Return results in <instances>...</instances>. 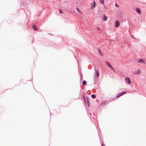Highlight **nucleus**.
Wrapping results in <instances>:
<instances>
[{
	"instance_id": "f257e3e1",
	"label": "nucleus",
	"mask_w": 146,
	"mask_h": 146,
	"mask_svg": "<svg viewBox=\"0 0 146 146\" xmlns=\"http://www.w3.org/2000/svg\"><path fill=\"white\" fill-rule=\"evenodd\" d=\"M91 6L90 9L92 10H93L94 8L96 6V3L95 1H94L93 3H91Z\"/></svg>"
},
{
	"instance_id": "f03ea898",
	"label": "nucleus",
	"mask_w": 146,
	"mask_h": 146,
	"mask_svg": "<svg viewBox=\"0 0 146 146\" xmlns=\"http://www.w3.org/2000/svg\"><path fill=\"white\" fill-rule=\"evenodd\" d=\"M106 64L107 65L108 67L110 68L112 70H113L114 71V69L112 67L111 65L108 62H106Z\"/></svg>"
},
{
	"instance_id": "7ed1b4c3",
	"label": "nucleus",
	"mask_w": 146,
	"mask_h": 146,
	"mask_svg": "<svg viewBox=\"0 0 146 146\" xmlns=\"http://www.w3.org/2000/svg\"><path fill=\"white\" fill-rule=\"evenodd\" d=\"M125 80L126 81L128 84H129L131 83V82L130 79L129 78L127 77L126 78H125Z\"/></svg>"
},
{
	"instance_id": "20e7f679",
	"label": "nucleus",
	"mask_w": 146,
	"mask_h": 146,
	"mask_svg": "<svg viewBox=\"0 0 146 146\" xmlns=\"http://www.w3.org/2000/svg\"><path fill=\"white\" fill-rule=\"evenodd\" d=\"M119 23L118 21H117L115 22V27H117L119 26Z\"/></svg>"
},
{
	"instance_id": "39448f33",
	"label": "nucleus",
	"mask_w": 146,
	"mask_h": 146,
	"mask_svg": "<svg viewBox=\"0 0 146 146\" xmlns=\"http://www.w3.org/2000/svg\"><path fill=\"white\" fill-rule=\"evenodd\" d=\"M136 11L139 14H141V11L140 10V9L138 8H137L136 9Z\"/></svg>"
},
{
	"instance_id": "423d86ee",
	"label": "nucleus",
	"mask_w": 146,
	"mask_h": 146,
	"mask_svg": "<svg viewBox=\"0 0 146 146\" xmlns=\"http://www.w3.org/2000/svg\"><path fill=\"white\" fill-rule=\"evenodd\" d=\"M138 62H139L142 63H145L143 60L141 59H139L138 60Z\"/></svg>"
},
{
	"instance_id": "0eeeda50",
	"label": "nucleus",
	"mask_w": 146,
	"mask_h": 146,
	"mask_svg": "<svg viewBox=\"0 0 146 146\" xmlns=\"http://www.w3.org/2000/svg\"><path fill=\"white\" fill-rule=\"evenodd\" d=\"M125 93H126L125 92L123 91V92H121L120 93H118V94H120V96H121L124 94Z\"/></svg>"
},
{
	"instance_id": "6e6552de",
	"label": "nucleus",
	"mask_w": 146,
	"mask_h": 146,
	"mask_svg": "<svg viewBox=\"0 0 146 146\" xmlns=\"http://www.w3.org/2000/svg\"><path fill=\"white\" fill-rule=\"evenodd\" d=\"M140 70H138L136 72H135V74H140Z\"/></svg>"
},
{
	"instance_id": "1a4fd4ad",
	"label": "nucleus",
	"mask_w": 146,
	"mask_h": 146,
	"mask_svg": "<svg viewBox=\"0 0 146 146\" xmlns=\"http://www.w3.org/2000/svg\"><path fill=\"white\" fill-rule=\"evenodd\" d=\"M33 29L35 31L37 30V28L34 25H33Z\"/></svg>"
},
{
	"instance_id": "9d476101",
	"label": "nucleus",
	"mask_w": 146,
	"mask_h": 146,
	"mask_svg": "<svg viewBox=\"0 0 146 146\" xmlns=\"http://www.w3.org/2000/svg\"><path fill=\"white\" fill-rule=\"evenodd\" d=\"M99 2L100 3L103 4L104 3V0H99Z\"/></svg>"
},
{
	"instance_id": "9b49d317",
	"label": "nucleus",
	"mask_w": 146,
	"mask_h": 146,
	"mask_svg": "<svg viewBox=\"0 0 146 146\" xmlns=\"http://www.w3.org/2000/svg\"><path fill=\"white\" fill-rule=\"evenodd\" d=\"M86 82L85 80H84L82 82V84L83 85H86Z\"/></svg>"
},
{
	"instance_id": "f8f14e48",
	"label": "nucleus",
	"mask_w": 146,
	"mask_h": 146,
	"mask_svg": "<svg viewBox=\"0 0 146 146\" xmlns=\"http://www.w3.org/2000/svg\"><path fill=\"white\" fill-rule=\"evenodd\" d=\"M96 75L97 77H98L99 76V73L98 71H96Z\"/></svg>"
},
{
	"instance_id": "ddd939ff",
	"label": "nucleus",
	"mask_w": 146,
	"mask_h": 146,
	"mask_svg": "<svg viewBox=\"0 0 146 146\" xmlns=\"http://www.w3.org/2000/svg\"><path fill=\"white\" fill-rule=\"evenodd\" d=\"M91 97H92L93 98H95L96 97V95H94V94H92L91 95Z\"/></svg>"
},
{
	"instance_id": "4468645a",
	"label": "nucleus",
	"mask_w": 146,
	"mask_h": 146,
	"mask_svg": "<svg viewBox=\"0 0 146 146\" xmlns=\"http://www.w3.org/2000/svg\"><path fill=\"white\" fill-rule=\"evenodd\" d=\"M107 19V17L106 16H105L104 17L103 19L105 21H106Z\"/></svg>"
},
{
	"instance_id": "2eb2a0df",
	"label": "nucleus",
	"mask_w": 146,
	"mask_h": 146,
	"mask_svg": "<svg viewBox=\"0 0 146 146\" xmlns=\"http://www.w3.org/2000/svg\"><path fill=\"white\" fill-rule=\"evenodd\" d=\"M120 96V94H118L117 95L116 97L117 98H118Z\"/></svg>"
},
{
	"instance_id": "dca6fc26",
	"label": "nucleus",
	"mask_w": 146,
	"mask_h": 146,
	"mask_svg": "<svg viewBox=\"0 0 146 146\" xmlns=\"http://www.w3.org/2000/svg\"><path fill=\"white\" fill-rule=\"evenodd\" d=\"M59 12L60 13H62V11H61L60 9L59 10Z\"/></svg>"
},
{
	"instance_id": "f3484780",
	"label": "nucleus",
	"mask_w": 146,
	"mask_h": 146,
	"mask_svg": "<svg viewBox=\"0 0 146 146\" xmlns=\"http://www.w3.org/2000/svg\"><path fill=\"white\" fill-rule=\"evenodd\" d=\"M115 6L116 7H118V5L117 3H115Z\"/></svg>"
},
{
	"instance_id": "a211bd4d",
	"label": "nucleus",
	"mask_w": 146,
	"mask_h": 146,
	"mask_svg": "<svg viewBox=\"0 0 146 146\" xmlns=\"http://www.w3.org/2000/svg\"><path fill=\"white\" fill-rule=\"evenodd\" d=\"M24 1L26 2H27V0H24Z\"/></svg>"
},
{
	"instance_id": "6ab92c4d",
	"label": "nucleus",
	"mask_w": 146,
	"mask_h": 146,
	"mask_svg": "<svg viewBox=\"0 0 146 146\" xmlns=\"http://www.w3.org/2000/svg\"><path fill=\"white\" fill-rule=\"evenodd\" d=\"M131 37L133 38H134L133 36H131Z\"/></svg>"
}]
</instances>
